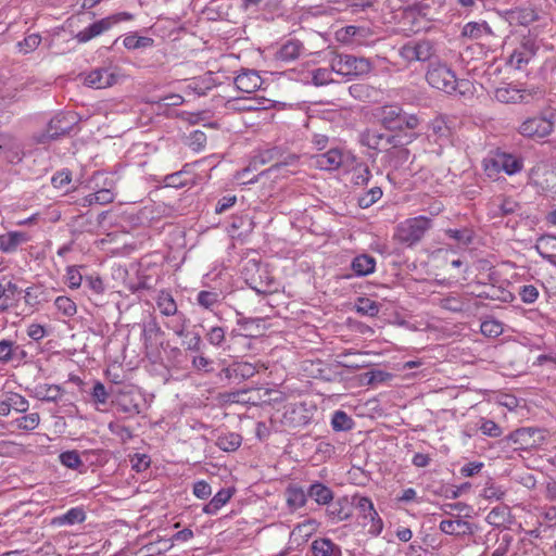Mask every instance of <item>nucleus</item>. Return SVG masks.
Masks as SVG:
<instances>
[{
    "mask_svg": "<svg viewBox=\"0 0 556 556\" xmlns=\"http://www.w3.org/2000/svg\"><path fill=\"white\" fill-rule=\"evenodd\" d=\"M75 123V116L71 113L56 114L50 119L47 132L42 134L37 140L39 143H46L48 140H55L61 136L67 135L73 129Z\"/></svg>",
    "mask_w": 556,
    "mask_h": 556,
    "instance_id": "8",
    "label": "nucleus"
},
{
    "mask_svg": "<svg viewBox=\"0 0 556 556\" xmlns=\"http://www.w3.org/2000/svg\"><path fill=\"white\" fill-rule=\"evenodd\" d=\"M535 92L527 89H520L515 85L505 84L497 87L494 91V98L505 104L528 103Z\"/></svg>",
    "mask_w": 556,
    "mask_h": 556,
    "instance_id": "9",
    "label": "nucleus"
},
{
    "mask_svg": "<svg viewBox=\"0 0 556 556\" xmlns=\"http://www.w3.org/2000/svg\"><path fill=\"white\" fill-rule=\"evenodd\" d=\"M354 504L365 518H370L371 520H375V518L378 516L377 511L374 508L372 502L368 497L355 496Z\"/></svg>",
    "mask_w": 556,
    "mask_h": 556,
    "instance_id": "41",
    "label": "nucleus"
},
{
    "mask_svg": "<svg viewBox=\"0 0 556 556\" xmlns=\"http://www.w3.org/2000/svg\"><path fill=\"white\" fill-rule=\"evenodd\" d=\"M115 81V75L106 68H96L85 76V85L96 89L110 87Z\"/></svg>",
    "mask_w": 556,
    "mask_h": 556,
    "instance_id": "16",
    "label": "nucleus"
},
{
    "mask_svg": "<svg viewBox=\"0 0 556 556\" xmlns=\"http://www.w3.org/2000/svg\"><path fill=\"white\" fill-rule=\"evenodd\" d=\"M384 156L389 166L396 170L408 161L409 150L404 147H399L397 142H394L386 150Z\"/></svg>",
    "mask_w": 556,
    "mask_h": 556,
    "instance_id": "22",
    "label": "nucleus"
},
{
    "mask_svg": "<svg viewBox=\"0 0 556 556\" xmlns=\"http://www.w3.org/2000/svg\"><path fill=\"white\" fill-rule=\"evenodd\" d=\"M392 377L391 374L382 370H371L364 374L363 378L366 379L365 384L374 386L377 383L384 382Z\"/></svg>",
    "mask_w": 556,
    "mask_h": 556,
    "instance_id": "57",
    "label": "nucleus"
},
{
    "mask_svg": "<svg viewBox=\"0 0 556 556\" xmlns=\"http://www.w3.org/2000/svg\"><path fill=\"white\" fill-rule=\"evenodd\" d=\"M446 236H448L451 239H454L455 241L464 244L469 245L472 243L473 240V231L469 228H463V229H447L445 231Z\"/></svg>",
    "mask_w": 556,
    "mask_h": 556,
    "instance_id": "44",
    "label": "nucleus"
},
{
    "mask_svg": "<svg viewBox=\"0 0 556 556\" xmlns=\"http://www.w3.org/2000/svg\"><path fill=\"white\" fill-rule=\"evenodd\" d=\"M189 146L193 150H201L204 148L206 143V135L201 130H194L190 134L189 138Z\"/></svg>",
    "mask_w": 556,
    "mask_h": 556,
    "instance_id": "63",
    "label": "nucleus"
},
{
    "mask_svg": "<svg viewBox=\"0 0 556 556\" xmlns=\"http://www.w3.org/2000/svg\"><path fill=\"white\" fill-rule=\"evenodd\" d=\"M534 56V52H523L519 48H517L511 55L509 56L508 63L517 68L521 70L525 65H527L530 60Z\"/></svg>",
    "mask_w": 556,
    "mask_h": 556,
    "instance_id": "45",
    "label": "nucleus"
},
{
    "mask_svg": "<svg viewBox=\"0 0 556 556\" xmlns=\"http://www.w3.org/2000/svg\"><path fill=\"white\" fill-rule=\"evenodd\" d=\"M520 208V205L513 199H504L498 206L500 214L507 216L516 213Z\"/></svg>",
    "mask_w": 556,
    "mask_h": 556,
    "instance_id": "64",
    "label": "nucleus"
},
{
    "mask_svg": "<svg viewBox=\"0 0 556 556\" xmlns=\"http://www.w3.org/2000/svg\"><path fill=\"white\" fill-rule=\"evenodd\" d=\"M191 363L193 367L199 371H213V361L206 357L203 353L191 355Z\"/></svg>",
    "mask_w": 556,
    "mask_h": 556,
    "instance_id": "54",
    "label": "nucleus"
},
{
    "mask_svg": "<svg viewBox=\"0 0 556 556\" xmlns=\"http://www.w3.org/2000/svg\"><path fill=\"white\" fill-rule=\"evenodd\" d=\"M132 18V15L128 12H119L113 15H110L108 17H104L100 21L94 22L93 24L89 25L85 29L80 30L76 35V39L78 42H87L91 40L94 37L100 36L104 31H108L113 25L123 22V21H129Z\"/></svg>",
    "mask_w": 556,
    "mask_h": 556,
    "instance_id": "7",
    "label": "nucleus"
},
{
    "mask_svg": "<svg viewBox=\"0 0 556 556\" xmlns=\"http://www.w3.org/2000/svg\"><path fill=\"white\" fill-rule=\"evenodd\" d=\"M539 254L544 258L556 255V237L551 235L542 236L538 239L535 245Z\"/></svg>",
    "mask_w": 556,
    "mask_h": 556,
    "instance_id": "34",
    "label": "nucleus"
},
{
    "mask_svg": "<svg viewBox=\"0 0 556 556\" xmlns=\"http://www.w3.org/2000/svg\"><path fill=\"white\" fill-rule=\"evenodd\" d=\"M86 519V514L83 508L74 507L67 510L65 514L55 517L52 520V525L65 526L80 523Z\"/></svg>",
    "mask_w": 556,
    "mask_h": 556,
    "instance_id": "32",
    "label": "nucleus"
},
{
    "mask_svg": "<svg viewBox=\"0 0 556 556\" xmlns=\"http://www.w3.org/2000/svg\"><path fill=\"white\" fill-rule=\"evenodd\" d=\"M480 430L484 435L491 438H498L503 433L501 427L495 421L490 419H482Z\"/></svg>",
    "mask_w": 556,
    "mask_h": 556,
    "instance_id": "58",
    "label": "nucleus"
},
{
    "mask_svg": "<svg viewBox=\"0 0 556 556\" xmlns=\"http://www.w3.org/2000/svg\"><path fill=\"white\" fill-rule=\"evenodd\" d=\"M230 227L232 230H242L238 233V236H241L252 231L253 222L248 216H233L230 223Z\"/></svg>",
    "mask_w": 556,
    "mask_h": 556,
    "instance_id": "52",
    "label": "nucleus"
},
{
    "mask_svg": "<svg viewBox=\"0 0 556 556\" xmlns=\"http://www.w3.org/2000/svg\"><path fill=\"white\" fill-rule=\"evenodd\" d=\"M39 421V414L30 413L28 415L16 418L15 420L11 421L10 425L21 430L30 431L38 427Z\"/></svg>",
    "mask_w": 556,
    "mask_h": 556,
    "instance_id": "37",
    "label": "nucleus"
},
{
    "mask_svg": "<svg viewBox=\"0 0 556 556\" xmlns=\"http://www.w3.org/2000/svg\"><path fill=\"white\" fill-rule=\"evenodd\" d=\"M371 178V172L367 166L358 167L353 174V184L355 186H366Z\"/></svg>",
    "mask_w": 556,
    "mask_h": 556,
    "instance_id": "59",
    "label": "nucleus"
},
{
    "mask_svg": "<svg viewBox=\"0 0 556 556\" xmlns=\"http://www.w3.org/2000/svg\"><path fill=\"white\" fill-rule=\"evenodd\" d=\"M262 78L254 70H244L236 78V87L242 91L251 93L262 86Z\"/></svg>",
    "mask_w": 556,
    "mask_h": 556,
    "instance_id": "15",
    "label": "nucleus"
},
{
    "mask_svg": "<svg viewBox=\"0 0 556 556\" xmlns=\"http://www.w3.org/2000/svg\"><path fill=\"white\" fill-rule=\"evenodd\" d=\"M230 376L239 377L241 379H248L255 375L256 369L250 363H237L229 369Z\"/></svg>",
    "mask_w": 556,
    "mask_h": 556,
    "instance_id": "46",
    "label": "nucleus"
},
{
    "mask_svg": "<svg viewBox=\"0 0 556 556\" xmlns=\"http://www.w3.org/2000/svg\"><path fill=\"white\" fill-rule=\"evenodd\" d=\"M222 300L223 298L220 296V293L216 291L203 290L197 294V302L199 306L207 311L218 309L222 304Z\"/></svg>",
    "mask_w": 556,
    "mask_h": 556,
    "instance_id": "31",
    "label": "nucleus"
},
{
    "mask_svg": "<svg viewBox=\"0 0 556 556\" xmlns=\"http://www.w3.org/2000/svg\"><path fill=\"white\" fill-rule=\"evenodd\" d=\"M5 399L9 402V406L11 407V410H15L17 413H25L27 412L29 407L28 401L17 393H9Z\"/></svg>",
    "mask_w": 556,
    "mask_h": 556,
    "instance_id": "51",
    "label": "nucleus"
},
{
    "mask_svg": "<svg viewBox=\"0 0 556 556\" xmlns=\"http://www.w3.org/2000/svg\"><path fill=\"white\" fill-rule=\"evenodd\" d=\"M361 142L369 149L380 151L383 147L391 146L399 140L396 136H389L377 130H366L361 136Z\"/></svg>",
    "mask_w": 556,
    "mask_h": 556,
    "instance_id": "13",
    "label": "nucleus"
},
{
    "mask_svg": "<svg viewBox=\"0 0 556 556\" xmlns=\"http://www.w3.org/2000/svg\"><path fill=\"white\" fill-rule=\"evenodd\" d=\"M80 268L84 266H68L66 268V283L71 289H77L81 286L84 276L80 273Z\"/></svg>",
    "mask_w": 556,
    "mask_h": 556,
    "instance_id": "47",
    "label": "nucleus"
},
{
    "mask_svg": "<svg viewBox=\"0 0 556 556\" xmlns=\"http://www.w3.org/2000/svg\"><path fill=\"white\" fill-rule=\"evenodd\" d=\"M307 491L298 485H289L286 489V501L292 510L303 507L307 502Z\"/></svg>",
    "mask_w": 556,
    "mask_h": 556,
    "instance_id": "26",
    "label": "nucleus"
},
{
    "mask_svg": "<svg viewBox=\"0 0 556 556\" xmlns=\"http://www.w3.org/2000/svg\"><path fill=\"white\" fill-rule=\"evenodd\" d=\"M434 43L429 39L410 40L400 48V56L408 63L430 61L435 55Z\"/></svg>",
    "mask_w": 556,
    "mask_h": 556,
    "instance_id": "6",
    "label": "nucleus"
},
{
    "mask_svg": "<svg viewBox=\"0 0 556 556\" xmlns=\"http://www.w3.org/2000/svg\"><path fill=\"white\" fill-rule=\"evenodd\" d=\"M326 513L333 521L348 520L352 516V504L346 497H340L328 504Z\"/></svg>",
    "mask_w": 556,
    "mask_h": 556,
    "instance_id": "18",
    "label": "nucleus"
},
{
    "mask_svg": "<svg viewBox=\"0 0 556 556\" xmlns=\"http://www.w3.org/2000/svg\"><path fill=\"white\" fill-rule=\"evenodd\" d=\"M506 18L510 24L528 26L539 18V14L530 7L516 8L506 12Z\"/></svg>",
    "mask_w": 556,
    "mask_h": 556,
    "instance_id": "17",
    "label": "nucleus"
},
{
    "mask_svg": "<svg viewBox=\"0 0 556 556\" xmlns=\"http://www.w3.org/2000/svg\"><path fill=\"white\" fill-rule=\"evenodd\" d=\"M332 70L342 76H363L372 70V64L365 58L340 54L332 60Z\"/></svg>",
    "mask_w": 556,
    "mask_h": 556,
    "instance_id": "4",
    "label": "nucleus"
},
{
    "mask_svg": "<svg viewBox=\"0 0 556 556\" xmlns=\"http://www.w3.org/2000/svg\"><path fill=\"white\" fill-rule=\"evenodd\" d=\"M41 42V37L38 34H31L26 36L22 41L17 43L20 51L29 53L34 51Z\"/></svg>",
    "mask_w": 556,
    "mask_h": 556,
    "instance_id": "55",
    "label": "nucleus"
},
{
    "mask_svg": "<svg viewBox=\"0 0 556 556\" xmlns=\"http://www.w3.org/2000/svg\"><path fill=\"white\" fill-rule=\"evenodd\" d=\"M556 112L547 110L538 115L526 118L518 127V132L534 140L544 139L554 131Z\"/></svg>",
    "mask_w": 556,
    "mask_h": 556,
    "instance_id": "2",
    "label": "nucleus"
},
{
    "mask_svg": "<svg viewBox=\"0 0 556 556\" xmlns=\"http://www.w3.org/2000/svg\"><path fill=\"white\" fill-rule=\"evenodd\" d=\"M481 332L485 337L496 338L503 333V324L493 317L483 320L480 325Z\"/></svg>",
    "mask_w": 556,
    "mask_h": 556,
    "instance_id": "40",
    "label": "nucleus"
},
{
    "mask_svg": "<svg viewBox=\"0 0 556 556\" xmlns=\"http://www.w3.org/2000/svg\"><path fill=\"white\" fill-rule=\"evenodd\" d=\"M156 302L160 313H177V305L169 293L161 292Z\"/></svg>",
    "mask_w": 556,
    "mask_h": 556,
    "instance_id": "50",
    "label": "nucleus"
},
{
    "mask_svg": "<svg viewBox=\"0 0 556 556\" xmlns=\"http://www.w3.org/2000/svg\"><path fill=\"white\" fill-rule=\"evenodd\" d=\"M332 67L329 68H317L313 71L312 81L315 86H324L332 81Z\"/></svg>",
    "mask_w": 556,
    "mask_h": 556,
    "instance_id": "56",
    "label": "nucleus"
},
{
    "mask_svg": "<svg viewBox=\"0 0 556 556\" xmlns=\"http://www.w3.org/2000/svg\"><path fill=\"white\" fill-rule=\"evenodd\" d=\"M343 163V155L339 149H330L329 151L317 156L316 164L325 170H333L339 168Z\"/></svg>",
    "mask_w": 556,
    "mask_h": 556,
    "instance_id": "23",
    "label": "nucleus"
},
{
    "mask_svg": "<svg viewBox=\"0 0 556 556\" xmlns=\"http://www.w3.org/2000/svg\"><path fill=\"white\" fill-rule=\"evenodd\" d=\"M439 528L442 532L450 535L464 536L473 533L472 525L462 519L442 520Z\"/></svg>",
    "mask_w": 556,
    "mask_h": 556,
    "instance_id": "20",
    "label": "nucleus"
},
{
    "mask_svg": "<svg viewBox=\"0 0 556 556\" xmlns=\"http://www.w3.org/2000/svg\"><path fill=\"white\" fill-rule=\"evenodd\" d=\"M314 556H341V549L330 539H317L312 543Z\"/></svg>",
    "mask_w": 556,
    "mask_h": 556,
    "instance_id": "27",
    "label": "nucleus"
},
{
    "mask_svg": "<svg viewBox=\"0 0 556 556\" xmlns=\"http://www.w3.org/2000/svg\"><path fill=\"white\" fill-rule=\"evenodd\" d=\"M462 34L465 37L478 39L484 34H491V28L486 22H469L463 27Z\"/></svg>",
    "mask_w": 556,
    "mask_h": 556,
    "instance_id": "36",
    "label": "nucleus"
},
{
    "mask_svg": "<svg viewBox=\"0 0 556 556\" xmlns=\"http://www.w3.org/2000/svg\"><path fill=\"white\" fill-rule=\"evenodd\" d=\"M428 84L445 93H453L458 86L455 73L444 64H430L426 74Z\"/></svg>",
    "mask_w": 556,
    "mask_h": 556,
    "instance_id": "5",
    "label": "nucleus"
},
{
    "mask_svg": "<svg viewBox=\"0 0 556 556\" xmlns=\"http://www.w3.org/2000/svg\"><path fill=\"white\" fill-rule=\"evenodd\" d=\"M307 496L313 498L319 505H327L333 500L331 489L320 482H315L307 489Z\"/></svg>",
    "mask_w": 556,
    "mask_h": 556,
    "instance_id": "25",
    "label": "nucleus"
},
{
    "mask_svg": "<svg viewBox=\"0 0 556 556\" xmlns=\"http://www.w3.org/2000/svg\"><path fill=\"white\" fill-rule=\"evenodd\" d=\"M267 328L265 318L242 317L238 319V333L244 337L257 338L265 333Z\"/></svg>",
    "mask_w": 556,
    "mask_h": 556,
    "instance_id": "11",
    "label": "nucleus"
},
{
    "mask_svg": "<svg viewBox=\"0 0 556 556\" xmlns=\"http://www.w3.org/2000/svg\"><path fill=\"white\" fill-rule=\"evenodd\" d=\"M303 49L304 47L299 40H289L279 49L276 58L283 62L294 61L301 55Z\"/></svg>",
    "mask_w": 556,
    "mask_h": 556,
    "instance_id": "29",
    "label": "nucleus"
},
{
    "mask_svg": "<svg viewBox=\"0 0 556 556\" xmlns=\"http://www.w3.org/2000/svg\"><path fill=\"white\" fill-rule=\"evenodd\" d=\"M54 306L59 313L76 312L75 303L67 296H58L54 301Z\"/></svg>",
    "mask_w": 556,
    "mask_h": 556,
    "instance_id": "62",
    "label": "nucleus"
},
{
    "mask_svg": "<svg viewBox=\"0 0 556 556\" xmlns=\"http://www.w3.org/2000/svg\"><path fill=\"white\" fill-rule=\"evenodd\" d=\"M353 419L343 410H336L332 419L331 426L336 431H348L353 428Z\"/></svg>",
    "mask_w": 556,
    "mask_h": 556,
    "instance_id": "39",
    "label": "nucleus"
},
{
    "mask_svg": "<svg viewBox=\"0 0 556 556\" xmlns=\"http://www.w3.org/2000/svg\"><path fill=\"white\" fill-rule=\"evenodd\" d=\"M431 223V218L425 216L408 218L396 227L394 237L399 242L412 247L424 238Z\"/></svg>",
    "mask_w": 556,
    "mask_h": 556,
    "instance_id": "3",
    "label": "nucleus"
},
{
    "mask_svg": "<svg viewBox=\"0 0 556 556\" xmlns=\"http://www.w3.org/2000/svg\"><path fill=\"white\" fill-rule=\"evenodd\" d=\"M355 307L356 313H369L370 311L378 313L382 308V304L368 298H358Z\"/></svg>",
    "mask_w": 556,
    "mask_h": 556,
    "instance_id": "53",
    "label": "nucleus"
},
{
    "mask_svg": "<svg viewBox=\"0 0 556 556\" xmlns=\"http://www.w3.org/2000/svg\"><path fill=\"white\" fill-rule=\"evenodd\" d=\"M508 518L509 508L507 506H497L492 508L488 514L486 521L494 527H501L508 520Z\"/></svg>",
    "mask_w": 556,
    "mask_h": 556,
    "instance_id": "38",
    "label": "nucleus"
},
{
    "mask_svg": "<svg viewBox=\"0 0 556 556\" xmlns=\"http://www.w3.org/2000/svg\"><path fill=\"white\" fill-rule=\"evenodd\" d=\"M60 462L70 469H77L83 466V460L77 451H66L60 454Z\"/></svg>",
    "mask_w": 556,
    "mask_h": 556,
    "instance_id": "48",
    "label": "nucleus"
},
{
    "mask_svg": "<svg viewBox=\"0 0 556 556\" xmlns=\"http://www.w3.org/2000/svg\"><path fill=\"white\" fill-rule=\"evenodd\" d=\"M184 172H176L164 177V184L166 187L173 188H181L187 185V181L184 179Z\"/></svg>",
    "mask_w": 556,
    "mask_h": 556,
    "instance_id": "60",
    "label": "nucleus"
},
{
    "mask_svg": "<svg viewBox=\"0 0 556 556\" xmlns=\"http://www.w3.org/2000/svg\"><path fill=\"white\" fill-rule=\"evenodd\" d=\"M154 285L155 280L152 277L139 270L137 273L136 281H134L132 279H128L126 282L127 288L132 293L139 292L141 290H150L154 287Z\"/></svg>",
    "mask_w": 556,
    "mask_h": 556,
    "instance_id": "33",
    "label": "nucleus"
},
{
    "mask_svg": "<svg viewBox=\"0 0 556 556\" xmlns=\"http://www.w3.org/2000/svg\"><path fill=\"white\" fill-rule=\"evenodd\" d=\"M242 274L245 282L257 293H273L278 288L268 266L255 260L245 262Z\"/></svg>",
    "mask_w": 556,
    "mask_h": 556,
    "instance_id": "1",
    "label": "nucleus"
},
{
    "mask_svg": "<svg viewBox=\"0 0 556 556\" xmlns=\"http://www.w3.org/2000/svg\"><path fill=\"white\" fill-rule=\"evenodd\" d=\"M375 268L376 258L366 253L355 256L351 263V269L357 277L368 276L375 271Z\"/></svg>",
    "mask_w": 556,
    "mask_h": 556,
    "instance_id": "21",
    "label": "nucleus"
},
{
    "mask_svg": "<svg viewBox=\"0 0 556 556\" xmlns=\"http://www.w3.org/2000/svg\"><path fill=\"white\" fill-rule=\"evenodd\" d=\"M117 409L130 416L138 415L140 413V406L135 403L129 396L123 395L116 403Z\"/></svg>",
    "mask_w": 556,
    "mask_h": 556,
    "instance_id": "49",
    "label": "nucleus"
},
{
    "mask_svg": "<svg viewBox=\"0 0 556 556\" xmlns=\"http://www.w3.org/2000/svg\"><path fill=\"white\" fill-rule=\"evenodd\" d=\"M29 239L24 231H8L0 235V251L2 253H14L18 247Z\"/></svg>",
    "mask_w": 556,
    "mask_h": 556,
    "instance_id": "19",
    "label": "nucleus"
},
{
    "mask_svg": "<svg viewBox=\"0 0 556 556\" xmlns=\"http://www.w3.org/2000/svg\"><path fill=\"white\" fill-rule=\"evenodd\" d=\"M369 355L368 352L345 351L339 355L343 361H338V365L351 370L366 368L371 365V361L368 358Z\"/></svg>",
    "mask_w": 556,
    "mask_h": 556,
    "instance_id": "14",
    "label": "nucleus"
},
{
    "mask_svg": "<svg viewBox=\"0 0 556 556\" xmlns=\"http://www.w3.org/2000/svg\"><path fill=\"white\" fill-rule=\"evenodd\" d=\"M153 39L150 37L137 36V35H128L124 38L125 48L132 50L139 48H147L153 45Z\"/></svg>",
    "mask_w": 556,
    "mask_h": 556,
    "instance_id": "43",
    "label": "nucleus"
},
{
    "mask_svg": "<svg viewBox=\"0 0 556 556\" xmlns=\"http://www.w3.org/2000/svg\"><path fill=\"white\" fill-rule=\"evenodd\" d=\"M403 110L400 105L389 104L379 109L377 114L380 123L389 130L401 129V117Z\"/></svg>",
    "mask_w": 556,
    "mask_h": 556,
    "instance_id": "12",
    "label": "nucleus"
},
{
    "mask_svg": "<svg viewBox=\"0 0 556 556\" xmlns=\"http://www.w3.org/2000/svg\"><path fill=\"white\" fill-rule=\"evenodd\" d=\"M519 448H529L540 445L544 441L542 430L538 428H519L507 435Z\"/></svg>",
    "mask_w": 556,
    "mask_h": 556,
    "instance_id": "10",
    "label": "nucleus"
},
{
    "mask_svg": "<svg viewBox=\"0 0 556 556\" xmlns=\"http://www.w3.org/2000/svg\"><path fill=\"white\" fill-rule=\"evenodd\" d=\"M496 157L498 161V166L501 167V172H504L509 176L519 173L523 167L522 159L513 154L497 153Z\"/></svg>",
    "mask_w": 556,
    "mask_h": 556,
    "instance_id": "24",
    "label": "nucleus"
},
{
    "mask_svg": "<svg viewBox=\"0 0 556 556\" xmlns=\"http://www.w3.org/2000/svg\"><path fill=\"white\" fill-rule=\"evenodd\" d=\"M241 435L235 432L222 434L216 440V445L225 452L236 451L241 445Z\"/></svg>",
    "mask_w": 556,
    "mask_h": 556,
    "instance_id": "35",
    "label": "nucleus"
},
{
    "mask_svg": "<svg viewBox=\"0 0 556 556\" xmlns=\"http://www.w3.org/2000/svg\"><path fill=\"white\" fill-rule=\"evenodd\" d=\"M0 150H2L7 161L12 164L20 163L25 155L22 144L14 139H9L5 143L0 144Z\"/></svg>",
    "mask_w": 556,
    "mask_h": 556,
    "instance_id": "30",
    "label": "nucleus"
},
{
    "mask_svg": "<svg viewBox=\"0 0 556 556\" xmlns=\"http://www.w3.org/2000/svg\"><path fill=\"white\" fill-rule=\"evenodd\" d=\"M381 197H382L381 188L372 187L371 189H369L367 192H365L364 194H362L358 198L357 203H358L359 207L368 208L372 204H375L378 200H380Z\"/></svg>",
    "mask_w": 556,
    "mask_h": 556,
    "instance_id": "42",
    "label": "nucleus"
},
{
    "mask_svg": "<svg viewBox=\"0 0 556 556\" xmlns=\"http://www.w3.org/2000/svg\"><path fill=\"white\" fill-rule=\"evenodd\" d=\"M72 180L71 172L61 170L54 174L51 178V184L56 189H63Z\"/></svg>",
    "mask_w": 556,
    "mask_h": 556,
    "instance_id": "61",
    "label": "nucleus"
},
{
    "mask_svg": "<svg viewBox=\"0 0 556 556\" xmlns=\"http://www.w3.org/2000/svg\"><path fill=\"white\" fill-rule=\"evenodd\" d=\"M233 489L219 490L213 498L204 506L203 511L207 515H215L232 496Z\"/></svg>",
    "mask_w": 556,
    "mask_h": 556,
    "instance_id": "28",
    "label": "nucleus"
}]
</instances>
